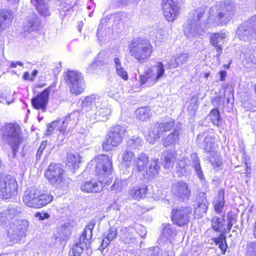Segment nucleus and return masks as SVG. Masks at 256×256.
<instances>
[{"label": "nucleus", "mask_w": 256, "mask_h": 256, "mask_svg": "<svg viewBox=\"0 0 256 256\" xmlns=\"http://www.w3.org/2000/svg\"><path fill=\"white\" fill-rule=\"evenodd\" d=\"M143 144V140L140 137L133 136L127 142L128 147L132 149H140Z\"/></svg>", "instance_id": "40"}, {"label": "nucleus", "mask_w": 256, "mask_h": 256, "mask_svg": "<svg viewBox=\"0 0 256 256\" xmlns=\"http://www.w3.org/2000/svg\"><path fill=\"white\" fill-rule=\"evenodd\" d=\"M94 228V224H90L86 227L78 241L76 243L72 249L74 256H81L84 250L90 246V240L92 238V230Z\"/></svg>", "instance_id": "10"}, {"label": "nucleus", "mask_w": 256, "mask_h": 256, "mask_svg": "<svg viewBox=\"0 0 256 256\" xmlns=\"http://www.w3.org/2000/svg\"><path fill=\"white\" fill-rule=\"evenodd\" d=\"M174 125V122L172 120L156 123L148 130V136L150 138H147V140L150 144H154L156 140L159 139L164 132L170 130Z\"/></svg>", "instance_id": "14"}, {"label": "nucleus", "mask_w": 256, "mask_h": 256, "mask_svg": "<svg viewBox=\"0 0 256 256\" xmlns=\"http://www.w3.org/2000/svg\"><path fill=\"white\" fill-rule=\"evenodd\" d=\"M128 49L130 56L140 62L150 58L152 52L150 42L142 38L132 40L128 46Z\"/></svg>", "instance_id": "5"}, {"label": "nucleus", "mask_w": 256, "mask_h": 256, "mask_svg": "<svg viewBox=\"0 0 256 256\" xmlns=\"http://www.w3.org/2000/svg\"><path fill=\"white\" fill-rule=\"evenodd\" d=\"M126 133V128L124 126L117 125L112 127L108 132L103 142V148L106 151H109L112 148L118 146L122 143Z\"/></svg>", "instance_id": "7"}, {"label": "nucleus", "mask_w": 256, "mask_h": 256, "mask_svg": "<svg viewBox=\"0 0 256 256\" xmlns=\"http://www.w3.org/2000/svg\"><path fill=\"white\" fill-rule=\"evenodd\" d=\"M248 253L252 256H256V244H250L248 245Z\"/></svg>", "instance_id": "56"}, {"label": "nucleus", "mask_w": 256, "mask_h": 256, "mask_svg": "<svg viewBox=\"0 0 256 256\" xmlns=\"http://www.w3.org/2000/svg\"><path fill=\"white\" fill-rule=\"evenodd\" d=\"M209 203L206 199V194L200 192L197 198V206L194 210V216L196 218H200L206 213Z\"/></svg>", "instance_id": "20"}, {"label": "nucleus", "mask_w": 256, "mask_h": 256, "mask_svg": "<svg viewBox=\"0 0 256 256\" xmlns=\"http://www.w3.org/2000/svg\"><path fill=\"white\" fill-rule=\"evenodd\" d=\"M112 112V108L110 106H104L100 103L94 110L88 114L87 116L93 122L96 121L105 122L110 119Z\"/></svg>", "instance_id": "15"}, {"label": "nucleus", "mask_w": 256, "mask_h": 256, "mask_svg": "<svg viewBox=\"0 0 256 256\" xmlns=\"http://www.w3.org/2000/svg\"><path fill=\"white\" fill-rule=\"evenodd\" d=\"M179 66V62L178 61V59L176 58H172L168 60L166 63L165 64L166 68H175L178 67Z\"/></svg>", "instance_id": "47"}, {"label": "nucleus", "mask_w": 256, "mask_h": 256, "mask_svg": "<svg viewBox=\"0 0 256 256\" xmlns=\"http://www.w3.org/2000/svg\"><path fill=\"white\" fill-rule=\"evenodd\" d=\"M160 254V250L158 247H156L152 250H150L148 254L150 256H162Z\"/></svg>", "instance_id": "58"}, {"label": "nucleus", "mask_w": 256, "mask_h": 256, "mask_svg": "<svg viewBox=\"0 0 256 256\" xmlns=\"http://www.w3.org/2000/svg\"><path fill=\"white\" fill-rule=\"evenodd\" d=\"M179 135V130H174L173 132L163 139V146L166 148L174 145L178 140Z\"/></svg>", "instance_id": "30"}, {"label": "nucleus", "mask_w": 256, "mask_h": 256, "mask_svg": "<svg viewBox=\"0 0 256 256\" xmlns=\"http://www.w3.org/2000/svg\"><path fill=\"white\" fill-rule=\"evenodd\" d=\"M17 183L15 178L10 176L0 177V198L8 199L16 192Z\"/></svg>", "instance_id": "11"}, {"label": "nucleus", "mask_w": 256, "mask_h": 256, "mask_svg": "<svg viewBox=\"0 0 256 256\" xmlns=\"http://www.w3.org/2000/svg\"><path fill=\"white\" fill-rule=\"evenodd\" d=\"M18 231L15 224H14L12 227L8 230V234L12 240H20L24 236H17L16 234H19Z\"/></svg>", "instance_id": "45"}, {"label": "nucleus", "mask_w": 256, "mask_h": 256, "mask_svg": "<svg viewBox=\"0 0 256 256\" xmlns=\"http://www.w3.org/2000/svg\"><path fill=\"white\" fill-rule=\"evenodd\" d=\"M116 228L112 227L109 229L108 233L105 236L102 242V246L106 247L112 240L116 238Z\"/></svg>", "instance_id": "39"}, {"label": "nucleus", "mask_w": 256, "mask_h": 256, "mask_svg": "<svg viewBox=\"0 0 256 256\" xmlns=\"http://www.w3.org/2000/svg\"><path fill=\"white\" fill-rule=\"evenodd\" d=\"M47 145V142L46 141H44L42 142L40 146H39L36 157V160H38L40 159L41 156L44 150L45 149L46 146Z\"/></svg>", "instance_id": "50"}, {"label": "nucleus", "mask_w": 256, "mask_h": 256, "mask_svg": "<svg viewBox=\"0 0 256 256\" xmlns=\"http://www.w3.org/2000/svg\"><path fill=\"white\" fill-rule=\"evenodd\" d=\"M186 161H187V160L186 158H184L180 160H179L178 162L177 163L176 166L180 168L182 174H183L184 172H186L184 168L187 164Z\"/></svg>", "instance_id": "55"}, {"label": "nucleus", "mask_w": 256, "mask_h": 256, "mask_svg": "<svg viewBox=\"0 0 256 256\" xmlns=\"http://www.w3.org/2000/svg\"><path fill=\"white\" fill-rule=\"evenodd\" d=\"M218 246L219 248L222 250V254H224L227 248L226 242V243L224 242L222 244H218Z\"/></svg>", "instance_id": "64"}, {"label": "nucleus", "mask_w": 256, "mask_h": 256, "mask_svg": "<svg viewBox=\"0 0 256 256\" xmlns=\"http://www.w3.org/2000/svg\"><path fill=\"white\" fill-rule=\"evenodd\" d=\"M226 35L225 32H220L212 34L210 36V43L216 48V56L219 60L222 50V45Z\"/></svg>", "instance_id": "23"}, {"label": "nucleus", "mask_w": 256, "mask_h": 256, "mask_svg": "<svg viewBox=\"0 0 256 256\" xmlns=\"http://www.w3.org/2000/svg\"><path fill=\"white\" fill-rule=\"evenodd\" d=\"M80 162V157L78 154L68 153L66 158V165L68 167L75 168Z\"/></svg>", "instance_id": "32"}, {"label": "nucleus", "mask_w": 256, "mask_h": 256, "mask_svg": "<svg viewBox=\"0 0 256 256\" xmlns=\"http://www.w3.org/2000/svg\"><path fill=\"white\" fill-rule=\"evenodd\" d=\"M189 56L188 54H182L178 56L176 58L178 59V61L179 62L180 64H183L185 63Z\"/></svg>", "instance_id": "54"}, {"label": "nucleus", "mask_w": 256, "mask_h": 256, "mask_svg": "<svg viewBox=\"0 0 256 256\" xmlns=\"http://www.w3.org/2000/svg\"><path fill=\"white\" fill-rule=\"evenodd\" d=\"M79 116V112L78 110H74L70 114H68L64 118H67L66 124L68 126H72L75 123L76 119Z\"/></svg>", "instance_id": "46"}, {"label": "nucleus", "mask_w": 256, "mask_h": 256, "mask_svg": "<svg viewBox=\"0 0 256 256\" xmlns=\"http://www.w3.org/2000/svg\"><path fill=\"white\" fill-rule=\"evenodd\" d=\"M162 7L164 16L169 22L174 21L180 14V8L174 0H162Z\"/></svg>", "instance_id": "17"}, {"label": "nucleus", "mask_w": 256, "mask_h": 256, "mask_svg": "<svg viewBox=\"0 0 256 256\" xmlns=\"http://www.w3.org/2000/svg\"><path fill=\"white\" fill-rule=\"evenodd\" d=\"M13 18L14 14L11 10L4 9L0 10V23H2V26L5 28L10 25Z\"/></svg>", "instance_id": "28"}, {"label": "nucleus", "mask_w": 256, "mask_h": 256, "mask_svg": "<svg viewBox=\"0 0 256 256\" xmlns=\"http://www.w3.org/2000/svg\"><path fill=\"white\" fill-rule=\"evenodd\" d=\"M103 188L101 180H87L81 184L80 189L82 191L86 193L98 192Z\"/></svg>", "instance_id": "22"}, {"label": "nucleus", "mask_w": 256, "mask_h": 256, "mask_svg": "<svg viewBox=\"0 0 256 256\" xmlns=\"http://www.w3.org/2000/svg\"><path fill=\"white\" fill-rule=\"evenodd\" d=\"M15 226L18 230V234H16L17 236H24L26 235L29 227V222L26 220H18L14 224Z\"/></svg>", "instance_id": "35"}, {"label": "nucleus", "mask_w": 256, "mask_h": 256, "mask_svg": "<svg viewBox=\"0 0 256 256\" xmlns=\"http://www.w3.org/2000/svg\"><path fill=\"white\" fill-rule=\"evenodd\" d=\"M51 90L52 88L49 86L32 99L31 104L34 108L46 112Z\"/></svg>", "instance_id": "18"}, {"label": "nucleus", "mask_w": 256, "mask_h": 256, "mask_svg": "<svg viewBox=\"0 0 256 256\" xmlns=\"http://www.w3.org/2000/svg\"><path fill=\"white\" fill-rule=\"evenodd\" d=\"M116 74L121 77L123 80H126L128 79V75L127 72L124 68L121 66L120 68L116 69Z\"/></svg>", "instance_id": "52"}, {"label": "nucleus", "mask_w": 256, "mask_h": 256, "mask_svg": "<svg viewBox=\"0 0 256 256\" xmlns=\"http://www.w3.org/2000/svg\"><path fill=\"white\" fill-rule=\"evenodd\" d=\"M114 64L115 68H120L122 66V62L120 59L118 57H116L114 60Z\"/></svg>", "instance_id": "63"}, {"label": "nucleus", "mask_w": 256, "mask_h": 256, "mask_svg": "<svg viewBox=\"0 0 256 256\" xmlns=\"http://www.w3.org/2000/svg\"><path fill=\"white\" fill-rule=\"evenodd\" d=\"M31 2L36 6L38 12L41 15L47 16L50 14L46 0H31Z\"/></svg>", "instance_id": "31"}, {"label": "nucleus", "mask_w": 256, "mask_h": 256, "mask_svg": "<svg viewBox=\"0 0 256 256\" xmlns=\"http://www.w3.org/2000/svg\"><path fill=\"white\" fill-rule=\"evenodd\" d=\"M147 191V186L145 184H141L132 188L129 192V195L134 199L139 200L146 196Z\"/></svg>", "instance_id": "27"}, {"label": "nucleus", "mask_w": 256, "mask_h": 256, "mask_svg": "<svg viewBox=\"0 0 256 256\" xmlns=\"http://www.w3.org/2000/svg\"><path fill=\"white\" fill-rule=\"evenodd\" d=\"M122 158V162L126 165H130L136 158L134 152L129 150H126L124 152Z\"/></svg>", "instance_id": "41"}, {"label": "nucleus", "mask_w": 256, "mask_h": 256, "mask_svg": "<svg viewBox=\"0 0 256 256\" xmlns=\"http://www.w3.org/2000/svg\"><path fill=\"white\" fill-rule=\"evenodd\" d=\"M174 194L179 198L184 200H188L190 195V191L188 188L187 184L182 182H178L172 187Z\"/></svg>", "instance_id": "21"}, {"label": "nucleus", "mask_w": 256, "mask_h": 256, "mask_svg": "<svg viewBox=\"0 0 256 256\" xmlns=\"http://www.w3.org/2000/svg\"><path fill=\"white\" fill-rule=\"evenodd\" d=\"M223 222V219L214 216L212 220V226L214 230L221 232H222V228L224 225Z\"/></svg>", "instance_id": "44"}, {"label": "nucleus", "mask_w": 256, "mask_h": 256, "mask_svg": "<svg viewBox=\"0 0 256 256\" xmlns=\"http://www.w3.org/2000/svg\"><path fill=\"white\" fill-rule=\"evenodd\" d=\"M149 158L146 154L141 153L134 160V166L135 170L140 172H142L145 176V170L146 169Z\"/></svg>", "instance_id": "25"}, {"label": "nucleus", "mask_w": 256, "mask_h": 256, "mask_svg": "<svg viewBox=\"0 0 256 256\" xmlns=\"http://www.w3.org/2000/svg\"><path fill=\"white\" fill-rule=\"evenodd\" d=\"M175 152H166L164 154L162 165L165 168H170L174 166V161L176 160Z\"/></svg>", "instance_id": "33"}, {"label": "nucleus", "mask_w": 256, "mask_h": 256, "mask_svg": "<svg viewBox=\"0 0 256 256\" xmlns=\"http://www.w3.org/2000/svg\"><path fill=\"white\" fill-rule=\"evenodd\" d=\"M255 53L252 52L250 55L249 54H245L246 60L248 62H255Z\"/></svg>", "instance_id": "59"}, {"label": "nucleus", "mask_w": 256, "mask_h": 256, "mask_svg": "<svg viewBox=\"0 0 256 256\" xmlns=\"http://www.w3.org/2000/svg\"><path fill=\"white\" fill-rule=\"evenodd\" d=\"M53 196L38 188L31 187L28 189L23 196V202L28 207L41 208L50 203Z\"/></svg>", "instance_id": "1"}, {"label": "nucleus", "mask_w": 256, "mask_h": 256, "mask_svg": "<svg viewBox=\"0 0 256 256\" xmlns=\"http://www.w3.org/2000/svg\"><path fill=\"white\" fill-rule=\"evenodd\" d=\"M60 121L58 120H56L54 121L51 124H49L48 126L47 130L46 132V134L47 136L51 134L52 132L54 130V128L57 127L56 126L60 124Z\"/></svg>", "instance_id": "51"}, {"label": "nucleus", "mask_w": 256, "mask_h": 256, "mask_svg": "<svg viewBox=\"0 0 256 256\" xmlns=\"http://www.w3.org/2000/svg\"><path fill=\"white\" fill-rule=\"evenodd\" d=\"M236 36L241 40L250 42L256 38V30L246 22L238 28Z\"/></svg>", "instance_id": "19"}, {"label": "nucleus", "mask_w": 256, "mask_h": 256, "mask_svg": "<svg viewBox=\"0 0 256 256\" xmlns=\"http://www.w3.org/2000/svg\"><path fill=\"white\" fill-rule=\"evenodd\" d=\"M208 116L210 122L215 126H219L222 123V118L220 112L217 108L212 109L209 113Z\"/></svg>", "instance_id": "38"}, {"label": "nucleus", "mask_w": 256, "mask_h": 256, "mask_svg": "<svg viewBox=\"0 0 256 256\" xmlns=\"http://www.w3.org/2000/svg\"><path fill=\"white\" fill-rule=\"evenodd\" d=\"M101 103L100 98L98 97H96L95 95H91L86 97L82 101V106L83 108H87L92 106L94 104L96 106Z\"/></svg>", "instance_id": "37"}, {"label": "nucleus", "mask_w": 256, "mask_h": 256, "mask_svg": "<svg viewBox=\"0 0 256 256\" xmlns=\"http://www.w3.org/2000/svg\"><path fill=\"white\" fill-rule=\"evenodd\" d=\"M41 22L36 15L32 16L31 18H28V20L24 24L22 30L26 34H30L32 32H36L39 30Z\"/></svg>", "instance_id": "24"}, {"label": "nucleus", "mask_w": 256, "mask_h": 256, "mask_svg": "<svg viewBox=\"0 0 256 256\" xmlns=\"http://www.w3.org/2000/svg\"><path fill=\"white\" fill-rule=\"evenodd\" d=\"M220 7V11L216 17V24H226L234 14V3L230 0H225L217 4Z\"/></svg>", "instance_id": "12"}, {"label": "nucleus", "mask_w": 256, "mask_h": 256, "mask_svg": "<svg viewBox=\"0 0 256 256\" xmlns=\"http://www.w3.org/2000/svg\"><path fill=\"white\" fill-rule=\"evenodd\" d=\"M165 72L164 64L159 62L148 68L140 76L138 82L141 87L150 86L160 80Z\"/></svg>", "instance_id": "6"}, {"label": "nucleus", "mask_w": 256, "mask_h": 256, "mask_svg": "<svg viewBox=\"0 0 256 256\" xmlns=\"http://www.w3.org/2000/svg\"><path fill=\"white\" fill-rule=\"evenodd\" d=\"M198 108V98L195 96H192L190 100V104L188 107V110L190 112H194Z\"/></svg>", "instance_id": "48"}, {"label": "nucleus", "mask_w": 256, "mask_h": 256, "mask_svg": "<svg viewBox=\"0 0 256 256\" xmlns=\"http://www.w3.org/2000/svg\"><path fill=\"white\" fill-rule=\"evenodd\" d=\"M160 169V166L158 164V160H154L151 162L148 168L146 170L145 174L148 177L154 176L158 174Z\"/></svg>", "instance_id": "34"}, {"label": "nucleus", "mask_w": 256, "mask_h": 256, "mask_svg": "<svg viewBox=\"0 0 256 256\" xmlns=\"http://www.w3.org/2000/svg\"><path fill=\"white\" fill-rule=\"evenodd\" d=\"M134 230L130 227H122L121 228L120 231L124 234L123 241L124 244H130L136 242V238L132 234Z\"/></svg>", "instance_id": "29"}, {"label": "nucleus", "mask_w": 256, "mask_h": 256, "mask_svg": "<svg viewBox=\"0 0 256 256\" xmlns=\"http://www.w3.org/2000/svg\"><path fill=\"white\" fill-rule=\"evenodd\" d=\"M246 22H248V24L252 26V27L256 30V14Z\"/></svg>", "instance_id": "62"}, {"label": "nucleus", "mask_w": 256, "mask_h": 256, "mask_svg": "<svg viewBox=\"0 0 256 256\" xmlns=\"http://www.w3.org/2000/svg\"><path fill=\"white\" fill-rule=\"evenodd\" d=\"M128 184V180L127 179H116L112 186V188L116 192H120Z\"/></svg>", "instance_id": "43"}, {"label": "nucleus", "mask_w": 256, "mask_h": 256, "mask_svg": "<svg viewBox=\"0 0 256 256\" xmlns=\"http://www.w3.org/2000/svg\"><path fill=\"white\" fill-rule=\"evenodd\" d=\"M7 212H2L0 213V222L2 224H6L7 221Z\"/></svg>", "instance_id": "61"}, {"label": "nucleus", "mask_w": 256, "mask_h": 256, "mask_svg": "<svg viewBox=\"0 0 256 256\" xmlns=\"http://www.w3.org/2000/svg\"><path fill=\"white\" fill-rule=\"evenodd\" d=\"M162 234L163 236L166 238V239H169L176 236V232L172 225L167 224L163 228Z\"/></svg>", "instance_id": "42"}, {"label": "nucleus", "mask_w": 256, "mask_h": 256, "mask_svg": "<svg viewBox=\"0 0 256 256\" xmlns=\"http://www.w3.org/2000/svg\"><path fill=\"white\" fill-rule=\"evenodd\" d=\"M63 173L60 164H51L45 172V176L51 184L58 188H63L67 184Z\"/></svg>", "instance_id": "8"}, {"label": "nucleus", "mask_w": 256, "mask_h": 256, "mask_svg": "<svg viewBox=\"0 0 256 256\" xmlns=\"http://www.w3.org/2000/svg\"><path fill=\"white\" fill-rule=\"evenodd\" d=\"M96 164V172L100 178L106 177L110 174L112 170V160L109 156L100 154L94 158L90 164Z\"/></svg>", "instance_id": "9"}, {"label": "nucleus", "mask_w": 256, "mask_h": 256, "mask_svg": "<svg viewBox=\"0 0 256 256\" xmlns=\"http://www.w3.org/2000/svg\"><path fill=\"white\" fill-rule=\"evenodd\" d=\"M2 142L10 146L15 156L19 146L23 141L21 128L18 125L9 124L4 127L2 136Z\"/></svg>", "instance_id": "3"}, {"label": "nucleus", "mask_w": 256, "mask_h": 256, "mask_svg": "<svg viewBox=\"0 0 256 256\" xmlns=\"http://www.w3.org/2000/svg\"><path fill=\"white\" fill-rule=\"evenodd\" d=\"M196 142L208 154L207 160L212 166L216 167L221 166L222 162L216 152L218 146L212 136L206 132L200 134L198 136Z\"/></svg>", "instance_id": "2"}, {"label": "nucleus", "mask_w": 256, "mask_h": 256, "mask_svg": "<svg viewBox=\"0 0 256 256\" xmlns=\"http://www.w3.org/2000/svg\"><path fill=\"white\" fill-rule=\"evenodd\" d=\"M203 15L204 12L200 10H194L190 14L188 19L184 24V32L186 36L194 38L203 34L205 27L201 22Z\"/></svg>", "instance_id": "4"}, {"label": "nucleus", "mask_w": 256, "mask_h": 256, "mask_svg": "<svg viewBox=\"0 0 256 256\" xmlns=\"http://www.w3.org/2000/svg\"><path fill=\"white\" fill-rule=\"evenodd\" d=\"M214 242L216 245L224 242L226 243V236L224 234H220L218 238H215Z\"/></svg>", "instance_id": "60"}, {"label": "nucleus", "mask_w": 256, "mask_h": 256, "mask_svg": "<svg viewBox=\"0 0 256 256\" xmlns=\"http://www.w3.org/2000/svg\"><path fill=\"white\" fill-rule=\"evenodd\" d=\"M224 204V200H216L214 202V208L216 212H220Z\"/></svg>", "instance_id": "49"}, {"label": "nucleus", "mask_w": 256, "mask_h": 256, "mask_svg": "<svg viewBox=\"0 0 256 256\" xmlns=\"http://www.w3.org/2000/svg\"><path fill=\"white\" fill-rule=\"evenodd\" d=\"M66 82L72 94H80L84 89V82L81 74L73 70L68 72Z\"/></svg>", "instance_id": "13"}, {"label": "nucleus", "mask_w": 256, "mask_h": 256, "mask_svg": "<svg viewBox=\"0 0 256 256\" xmlns=\"http://www.w3.org/2000/svg\"><path fill=\"white\" fill-rule=\"evenodd\" d=\"M67 120L68 118H64V120L62 122L59 120L60 121V123L56 126L58 127V131L62 134H64L65 133L66 129L68 126V125L66 124Z\"/></svg>", "instance_id": "53"}, {"label": "nucleus", "mask_w": 256, "mask_h": 256, "mask_svg": "<svg viewBox=\"0 0 256 256\" xmlns=\"http://www.w3.org/2000/svg\"><path fill=\"white\" fill-rule=\"evenodd\" d=\"M135 114L138 119L146 120L151 115L150 108L148 106L140 108L136 110Z\"/></svg>", "instance_id": "36"}, {"label": "nucleus", "mask_w": 256, "mask_h": 256, "mask_svg": "<svg viewBox=\"0 0 256 256\" xmlns=\"http://www.w3.org/2000/svg\"><path fill=\"white\" fill-rule=\"evenodd\" d=\"M192 212L190 206L174 208L172 211V220L176 224L183 226L188 222Z\"/></svg>", "instance_id": "16"}, {"label": "nucleus", "mask_w": 256, "mask_h": 256, "mask_svg": "<svg viewBox=\"0 0 256 256\" xmlns=\"http://www.w3.org/2000/svg\"><path fill=\"white\" fill-rule=\"evenodd\" d=\"M35 217L38 218L40 220H42L45 219H48L50 218V215L48 213H41L40 212H36Z\"/></svg>", "instance_id": "57"}, {"label": "nucleus", "mask_w": 256, "mask_h": 256, "mask_svg": "<svg viewBox=\"0 0 256 256\" xmlns=\"http://www.w3.org/2000/svg\"><path fill=\"white\" fill-rule=\"evenodd\" d=\"M190 157L192 159V164L196 174L200 180L202 184L205 185L206 181L205 180V178L200 164V161L197 154L196 153L192 154Z\"/></svg>", "instance_id": "26"}]
</instances>
